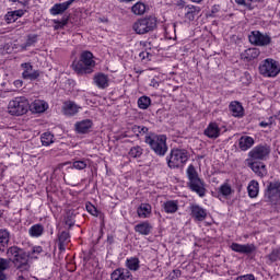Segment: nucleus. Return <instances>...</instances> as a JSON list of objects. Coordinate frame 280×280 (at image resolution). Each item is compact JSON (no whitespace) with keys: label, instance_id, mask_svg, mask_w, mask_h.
<instances>
[{"label":"nucleus","instance_id":"nucleus-1","mask_svg":"<svg viewBox=\"0 0 280 280\" xmlns=\"http://www.w3.org/2000/svg\"><path fill=\"white\" fill-rule=\"evenodd\" d=\"M7 257L0 258V280H5L8 277L5 276V270H9L10 268V261L14 262V266L21 271L23 270H30V264L27 261L30 260V256L22 249L16 246L10 247L7 250Z\"/></svg>","mask_w":280,"mask_h":280},{"label":"nucleus","instance_id":"nucleus-2","mask_svg":"<svg viewBox=\"0 0 280 280\" xmlns=\"http://www.w3.org/2000/svg\"><path fill=\"white\" fill-rule=\"evenodd\" d=\"M144 143H147L150 150H152V152H154V154L160 158L165 156L170 150L167 147V136L165 135L149 132L144 137Z\"/></svg>","mask_w":280,"mask_h":280},{"label":"nucleus","instance_id":"nucleus-3","mask_svg":"<svg viewBox=\"0 0 280 280\" xmlns=\"http://www.w3.org/2000/svg\"><path fill=\"white\" fill-rule=\"evenodd\" d=\"M72 67L79 75L93 73V69H95V56L89 50H83L79 60L73 62Z\"/></svg>","mask_w":280,"mask_h":280},{"label":"nucleus","instance_id":"nucleus-4","mask_svg":"<svg viewBox=\"0 0 280 280\" xmlns=\"http://www.w3.org/2000/svg\"><path fill=\"white\" fill-rule=\"evenodd\" d=\"M187 178H188V187L191 191H195V194H198L200 198L205 197V194H207V189L205 188V182L198 176V171H196V167L190 164L186 171Z\"/></svg>","mask_w":280,"mask_h":280},{"label":"nucleus","instance_id":"nucleus-5","mask_svg":"<svg viewBox=\"0 0 280 280\" xmlns=\"http://www.w3.org/2000/svg\"><path fill=\"white\" fill-rule=\"evenodd\" d=\"M189 161V154L185 149H173L168 156H166L167 166L171 170H178V167H184L185 163Z\"/></svg>","mask_w":280,"mask_h":280},{"label":"nucleus","instance_id":"nucleus-6","mask_svg":"<svg viewBox=\"0 0 280 280\" xmlns=\"http://www.w3.org/2000/svg\"><path fill=\"white\" fill-rule=\"evenodd\" d=\"M200 7L194 4H187L185 1L177 2V12L179 19L184 21V23H191L196 21V16L200 14Z\"/></svg>","mask_w":280,"mask_h":280},{"label":"nucleus","instance_id":"nucleus-7","mask_svg":"<svg viewBox=\"0 0 280 280\" xmlns=\"http://www.w3.org/2000/svg\"><path fill=\"white\" fill-rule=\"evenodd\" d=\"M156 16L149 15L136 21L132 25V30L136 34H150V32H154L156 30Z\"/></svg>","mask_w":280,"mask_h":280},{"label":"nucleus","instance_id":"nucleus-8","mask_svg":"<svg viewBox=\"0 0 280 280\" xmlns=\"http://www.w3.org/2000/svg\"><path fill=\"white\" fill-rule=\"evenodd\" d=\"M258 71L262 78H277L280 73L279 61L267 58L259 63Z\"/></svg>","mask_w":280,"mask_h":280},{"label":"nucleus","instance_id":"nucleus-9","mask_svg":"<svg viewBox=\"0 0 280 280\" xmlns=\"http://www.w3.org/2000/svg\"><path fill=\"white\" fill-rule=\"evenodd\" d=\"M27 108H30V101H27L25 96L15 97L10 101L8 105L9 114L16 117L25 115V113H27Z\"/></svg>","mask_w":280,"mask_h":280},{"label":"nucleus","instance_id":"nucleus-10","mask_svg":"<svg viewBox=\"0 0 280 280\" xmlns=\"http://www.w3.org/2000/svg\"><path fill=\"white\" fill-rule=\"evenodd\" d=\"M265 200L266 202H271V205H277L280 200V182L273 180L269 183L265 189Z\"/></svg>","mask_w":280,"mask_h":280},{"label":"nucleus","instance_id":"nucleus-11","mask_svg":"<svg viewBox=\"0 0 280 280\" xmlns=\"http://www.w3.org/2000/svg\"><path fill=\"white\" fill-rule=\"evenodd\" d=\"M248 40L250 45H255L256 47H268L272 43V37L259 31H252L248 35Z\"/></svg>","mask_w":280,"mask_h":280},{"label":"nucleus","instance_id":"nucleus-12","mask_svg":"<svg viewBox=\"0 0 280 280\" xmlns=\"http://www.w3.org/2000/svg\"><path fill=\"white\" fill-rule=\"evenodd\" d=\"M270 155V145L259 144L249 151L248 156L254 161H266Z\"/></svg>","mask_w":280,"mask_h":280},{"label":"nucleus","instance_id":"nucleus-13","mask_svg":"<svg viewBox=\"0 0 280 280\" xmlns=\"http://www.w3.org/2000/svg\"><path fill=\"white\" fill-rule=\"evenodd\" d=\"M23 68L22 78L23 80H37L40 75L38 70H34V66L30 62L21 63Z\"/></svg>","mask_w":280,"mask_h":280},{"label":"nucleus","instance_id":"nucleus-14","mask_svg":"<svg viewBox=\"0 0 280 280\" xmlns=\"http://www.w3.org/2000/svg\"><path fill=\"white\" fill-rule=\"evenodd\" d=\"M203 135L208 137V139H218L222 135V129H220L218 122H209L203 130Z\"/></svg>","mask_w":280,"mask_h":280},{"label":"nucleus","instance_id":"nucleus-15","mask_svg":"<svg viewBox=\"0 0 280 280\" xmlns=\"http://www.w3.org/2000/svg\"><path fill=\"white\" fill-rule=\"evenodd\" d=\"M80 107L75 102L73 101H68L63 104L62 106V113L66 115V117H74V115H78L80 113Z\"/></svg>","mask_w":280,"mask_h":280},{"label":"nucleus","instance_id":"nucleus-16","mask_svg":"<svg viewBox=\"0 0 280 280\" xmlns=\"http://www.w3.org/2000/svg\"><path fill=\"white\" fill-rule=\"evenodd\" d=\"M74 128L78 135H89V132H91V128H93V120L83 119L78 121L75 122Z\"/></svg>","mask_w":280,"mask_h":280},{"label":"nucleus","instance_id":"nucleus-17","mask_svg":"<svg viewBox=\"0 0 280 280\" xmlns=\"http://www.w3.org/2000/svg\"><path fill=\"white\" fill-rule=\"evenodd\" d=\"M231 248L234 253H241V255H250V253H255V246L253 244L242 245L240 243H232Z\"/></svg>","mask_w":280,"mask_h":280},{"label":"nucleus","instance_id":"nucleus-18","mask_svg":"<svg viewBox=\"0 0 280 280\" xmlns=\"http://www.w3.org/2000/svg\"><path fill=\"white\" fill-rule=\"evenodd\" d=\"M71 242V234L68 231H62L58 234V249L59 253H65L67 250V246Z\"/></svg>","mask_w":280,"mask_h":280},{"label":"nucleus","instance_id":"nucleus-19","mask_svg":"<svg viewBox=\"0 0 280 280\" xmlns=\"http://www.w3.org/2000/svg\"><path fill=\"white\" fill-rule=\"evenodd\" d=\"M112 280H132V273L128 269L118 268L110 275Z\"/></svg>","mask_w":280,"mask_h":280},{"label":"nucleus","instance_id":"nucleus-20","mask_svg":"<svg viewBox=\"0 0 280 280\" xmlns=\"http://www.w3.org/2000/svg\"><path fill=\"white\" fill-rule=\"evenodd\" d=\"M69 8H71L69 0L61 3H55L50 8L49 13L51 14V16H58L60 14H65L66 10H68Z\"/></svg>","mask_w":280,"mask_h":280},{"label":"nucleus","instance_id":"nucleus-21","mask_svg":"<svg viewBox=\"0 0 280 280\" xmlns=\"http://www.w3.org/2000/svg\"><path fill=\"white\" fill-rule=\"evenodd\" d=\"M253 145H255V139H253V137L243 136L238 139V148L242 152L250 150Z\"/></svg>","mask_w":280,"mask_h":280},{"label":"nucleus","instance_id":"nucleus-22","mask_svg":"<svg viewBox=\"0 0 280 280\" xmlns=\"http://www.w3.org/2000/svg\"><path fill=\"white\" fill-rule=\"evenodd\" d=\"M93 80L97 89H108L109 79L105 73H102V72L96 73Z\"/></svg>","mask_w":280,"mask_h":280},{"label":"nucleus","instance_id":"nucleus-23","mask_svg":"<svg viewBox=\"0 0 280 280\" xmlns=\"http://www.w3.org/2000/svg\"><path fill=\"white\" fill-rule=\"evenodd\" d=\"M229 108L233 117H244V106H242V103L233 101L230 103Z\"/></svg>","mask_w":280,"mask_h":280},{"label":"nucleus","instance_id":"nucleus-24","mask_svg":"<svg viewBox=\"0 0 280 280\" xmlns=\"http://www.w3.org/2000/svg\"><path fill=\"white\" fill-rule=\"evenodd\" d=\"M136 233L139 235H150L152 233V224L150 222L144 221L135 225Z\"/></svg>","mask_w":280,"mask_h":280},{"label":"nucleus","instance_id":"nucleus-25","mask_svg":"<svg viewBox=\"0 0 280 280\" xmlns=\"http://www.w3.org/2000/svg\"><path fill=\"white\" fill-rule=\"evenodd\" d=\"M249 167L253 172L257 174V176L264 177L268 174V171L266 170V164L261 162H252L249 163Z\"/></svg>","mask_w":280,"mask_h":280},{"label":"nucleus","instance_id":"nucleus-26","mask_svg":"<svg viewBox=\"0 0 280 280\" xmlns=\"http://www.w3.org/2000/svg\"><path fill=\"white\" fill-rule=\"evenodd\" d=\"M10 244V232L8 230H0V253H5Z\"/></svg>","mask_w":280,"mask_h":280},{"label":"nucleus","instance_id":"nucleus-27","mask_svg":"<svg viewBox=\"0 0 280 280\" xmlns=\"http://www.w3.org/2000/svg\"><path fill=\"white\" fill-rule=\"evenodd\" d=\"M31 108L33 113H45L49 108V105L45 101L36 100L32 103Z\"/></svg>","mask_w":280,"mask_h":280},{"label":"nucleus","instance_id":"nucleus-28","mask_svg":"<svg viewBox=\"0 0 280 280\" xmlns=\"http://www.w3.org/2000/svg\"><path fill=\"white\" fill-rule=\"evenodd\" d=\"M260 54L261 51L259 50V48H248L244 51L243 58L244 60H247L248 62H250V60H255L259 58Z\"/></svg>","mask_w":280,"mask_h":280},{"label":"nucleus","instance_id":"nucleus-29","mask_svg":"<svg viewBox=\"0 0 280 280\" xmlns=\"http://www.w3.org/2000/svg\"><path fill=\"white\" fill-rule=\"evenodd\" d=\"M141 261L137 257H131L126 260V267L128 270H132L133 272H137L139 268H141Z\"/></svg>","mask_w":280,"mask_h":280},{"label":"nucleus","instance_id":"nucleus-30","mask_svg":"<svg viewBox=\"0 0 280 280\" xmlns=\"http://www.w3.org/2000/svg\"><path fill=\"white\" fill-rule=\"evenodd\" d=\"M249 198H257L259 195V183L252 180L247 186Z\"/></svg>","mask_w":280,"mask_h":280},{"label":"nucleus","instance_id":"nucleus-31","mask_svg":"<svg viewBox=\"0 0 280 280\" xmlns=\"http://www.w3.org/2000/svg\"><path fill=\"white\" fill-rule=\"evenodd\" d=\"M151 105L152 98H150L149 96H140L138 98V108H140V110H148Z\"/></svg>","mask_w":280,"mask_h":280},{"label":"nucleus","instance_id":"nucleus-32","mask_svg":"<svg viewBox=\"0 0 280 280\" xmlns=\"http://www.w3.org/2000/svg\"><path fill=\"white\" fill-rule=\"evenodd\" d=\"M40 142L42 145H45L46 148H48V145H51V143H54V133L49 131L42 133Z\"/></svg>","mask_w":280,"mask_h":280},{"label":"nucleus","instance_id":"nucleus-33","mask_svg":"<svg viewBox=\"0 0 280 280\" xmlns=\"http://www.w3.org/2000/svg\"><path fill=\"white\" fill-rule=\"evenodd\" d=\"M128 155L130 159H141L143 156V148L141 145H135L129 150Z\"/></svg>","mask_w":280,"mask_h":280},{"label":"nucleus","instance_id":"nucleus-34","mask_svg":"<svg viewBox=\"0 0 280 280\" xmlns=\"http://www.w3.org/2000/svg\"><path fill=\"white\" fill-rule=\"evenodd\" d=\"M148 127L145 126H133L131 128V132H133V135H136V137H147V135H150V132H148Z\"/></svg>","mask_w":280,"mask_h":280},{"label":"nucleus","instance_id":"nucleus-35","mask_svg":"<svg viewBox=\"0 0 280 280\" xmlns=\"http://www.w3.org/2000/svg\"><path fill=\"white\" fill-rule=\"evenodd\" d=\"M145 3L139 1L137 2L135 5H132L131 11L133 12V14L141 16L142 14H145Z\"/></svg>","mask_w":280,"mask_h":280},{"label":"nucleus","instance_id":"nucleus-36","mask_svg":"<svg viewBox=\"0 0 280 280\" xmlns=\"http://www.w3.org/2000/svg\"><path fill=\"white\" fill-rule=\"evenodd\" d=\"M219 194L223 196V198H229L232 194H234L233 188L229 184H223L219 188Z\"/></svg>","mask_w":280,"mask_h":280},{"label":"nucleus","instance_id":"nucleus-37","mask_svg":"<svg viewBox=\"0 0 280 280\" xmlns=\"http://www.w3.org/2000/svg\"><path fill=\"white\" fill-rule=\"evenodd\" d=\"M63 222L67 226H69V229H71V226H74L75 224V214L72 211L66 212Z\"/></svg>","mask_w":280,"mask_h":280},{"label":"nucleus","instance_id":"nucleus-38","mask_svg":"<svg viewBox=\"0 0 280 280\" xmlns=\"http://www.w3.org/2000/svg\"><path fill=\"white\" fill-rule=\"evenodd\" d=\"M43 231H44L43 225L35 224V225L31 226L28 233H30L31 237H40V235H43Z\"/></svg>","mask_w":280,"mask_h":280},{"label":"nucleus","instance_id":"nucleus-39","mask_svg":"<svg viewBox=\"0 0 280 280\" xmlns=\"http://www.w3.org/2000/svg\"><path fill=\"white\" fill-rule=\"evenodd\" d=\"M165 211H178V201L170 200L164 203Z\"/></svg>","mask_w":280,"mask_h":280},{"label":"nucleus","instance_id":"nucleus-40","mask_svg":"<svg viewBox=\"0 0 280 280\" xmlns=\"http://www.w3.org/2000/svg\"><path fill=\"white\" fill-rule=\"evenodd\" d=\"M191 218H194V220H196V222H202L207 218V212L206 211H192Z\"/></svg>","mask_w":280,"mask_h":280},{"label":"nucleus","instance_id":"nucleus-41","mask_svg":"<svg viewBox=\"0 0 280 280\" xmlns=\"http://www.w3.org/2000/svg\"><path fill=\"white\" fill-rule=\"evenodd\" d=\"M86 165H89V163L86 162V160H78V161H74L72 163V167L73 170H86Z\"/></svg>","mask_w":280,"mask_h":280},{"label":"nucleus","instance_id":"nucleus-42","mask_svg":"<svg viewBox=\"0 0 280 280\" xmlns=\"http://www.w3.org/2000/svg\"><path fill=\"white\" fill-rule=\"evenodd\" d=\"M270 264H275V261L280 260V250L279 249H272V252L267 256Z\"/></svg>","mask_w":280,"mask_h":280},{"label":"nucleus","instance_id":"nucleus-43","mask_svg":"<svg viewBox=\"0 0 280 280\" xmlns=\"http://www.w3.org/2000/svg\"><path fill=\"white\" fill-rule=\"evenodd\" d=\"M90 215L98 218L101 220V226H104V212L102 211H89Z\"/></svg>","mask_w":280,"mask_h":280},{"label":"nucleus","instance_id":"nucleus-44","mask_svg":"<svg viewBox=\"0 0 280 280\" xmlns=\"http://www.w3.org/2000/svg\"><path fill=\"white\" fill-rule=\"evenodd\" d=\"M38 36L37 35H30L26 39L25 47H32L35 43H37Z\"/></svg>","mask_w":280,"mask_h":280},{"label":"nucleus","instance_id":"nucleus-45","mask_svg":"<svg viewBox=\"0 0 280 280\" xmlns=\"http://www.w3.org/2000/svg\"><path fill=\"white\" fill-rule=\"evenodd\" d=\"M5 21H7V23H15V21H19L18 20V18H16V15H14V12L13 11H11V12H8L7 14H5Z\"/></svg>","mask_w":280,"mask_h":280},{"label":"nucleus","instance_id":"nucleus-46","mask_svg":"<svg viewBox=\"0 0 280 280\" xmlns=\"http://www.w3.org/2000/svg\"><path fill=\"white\" fill-rule=\"evenodd\" d=\"M54 23H55V25H57V27H65V25H67V23H69V19L63 18L61 20H55Z\"/></svg>","mask_w":280,"mask_h":280},{"label":"nucleus","instance_id":"nucleus-47","mask_svg":"<svg viewBox=\"0 0 280 280\" xmlns=\"http://www.w3.org/2000/svg\"><path fill=\"white\" fill-rule=\"evenodd\" d=\"M137 211H152V206L149 203H140Z\"/></svg>","mask_w":280,"mask_h":280},{"label":"nucleus","instance_id":"nucleus-48","mask_svg":"<svg viewBox=\"0 0 280 280\" xmlns=\"http://www.w3.org/2000/svg\"><path fill=\"white\" fill-rule=\"evenodd\" d=\"M139 58H141V60H150V58H152V54L148 51H141L139 54Z\"/></svg>","mask_w":280,"mask_h":280},{"label":"nucleus","instance_id":"nucleus-49","mask_svg":"<svg viewBox=\"0 0 280 280\" xmlns=\"http://www.w3.org/2000/svg\"><path fill=\"white\" fill-rule=\"evenodd\" d=\"M235 280H255V276L253 273L244 275L237 277Z\"/></svg>","mask_w":280,"mask_h":280},{"label":"nucleus","instance_id":"nucleus-50","mask_svg":"<svg viewBox=\"0 0 280 280\" xmlns=\"http://www.w3.org/2000/svg\"><path fill=\"white\" fill-rule=\"evenodd\" d=\"M152 215V211H138L139 218H150Z\"/></svg>","mask_w":280,"mask_h":280},{"label":"nucleus","instance_id":"nucleus-51","mask_svg":"<svg viewBox=\"0 0 280 280\" xmlns=\"http://www.w3.org/2000/svg\"><path fill=\"white\" fill-rule=\"evenodd\" d=\"M237 5H243V8H250V3H247L246 0H235Z\"/></svg>","mask_w":280,"mask_h":280},{"label":"nucleus","instance_id":"nucleus-52","mask_svg":"<svg viewBox=\"0 0 280 280\" xmlns=\"http://www.w3.org/2000/svg\"><path fill=\"white\" fill-rule=\"evenodd\" d=\"M13 12V14L15 15V18H18V20L19 19H21V16H23L24 14H25V11H23V10H15V11H12Z\"/></svg>","mask_w":280,"mask_h":280},{"label":"nucleus","instance_id":"nucleus-53","mask_svg":"<svg viewBox=\"0 0 280 280\" xmlns=\"http://www.w3.org/2000/svg\"><path fill=\"white\" fill-rule=\"evenodd\" d=\"M85 209L86 211H97V208H95V206H93L91 202L85 203Z\"/></svg>","mask_w":280,"mask_h":280},{"label":"nucleus","instance_id":"nucleus-54","mask_svg":"<svg viewBox=\"0 0 280 280\" xmlns=\"http://www.w3.org/2000/svg\"><path fill=\"white\" fill-rule=\"evenodd\" d=\"M107 244H109V245L115 244V236L107 235Z\"/></svg>","mask_w":280,"mask_h":280},{"label":"nucleus","instance_id":"nucleus-55","mask_svg":"<svg viewBox=\"0 0 280 280\" xmlns=\"http://www.w3.org/2000/svg\"><path fill=\"white\" fill-rule=\"evenodd\" d=\"M42 252H43V247L40 246H36L33 248V253H36L37 255H40Z\"/></svg>","mask_w":280,"mask_h":280},{"label":"nucleus","instance_id":"nucleus-56","mask_svg":"<svg viewBox=\"0 0 280 280\" xmlns=\"http://www.w3.org/2000/svg\"><path fill=\"white\" fill-rule=\"evenodd\" d=\"M259 126H260V128H268V126H270V122H268V121H260Z\"/></svg>","mask_w":280,"mask_h":280},{"label":"nucleus","instance_id":"nucleus-57","mask_svg":"<svg viewBox=\"0 0 280 280\" xmlns=\"http://www.w3.org/2000/svg\"><path fill=\"white\" fill-rule=\"evenodd\" d=\"M14 85H15L18 89H20V86H23V81L16 80V81H14Z\"/></svg>","mask_w":280,"mask_h":280},{"label":"nucleus","instance_id":"nucleus-58","mask_svg":"<svg viewBox=\"0 0 280 280\" xmlns=\"http://www.w3.org/2000/svg\"><path fill=\"white\" fill-rule=\"evenodd\" d=\"M151 86H154V89L159 88V82H156V80H152Z\"/></svg>","mask_w":280,"mask_h":280},{"label":"nucleus","instance_id":"nucleus-59","mask_svg":"<svg viewBox=\"0 0 280 280\" xmlns=\"http://www.w3.org/2000/svg\"><path fill=\"white\" fill-rule=\"evenodd\" d=\"M272 121H275V118L271 116L268 118L267 122H270V126H272Z\"/></svg>","mask_w":280,"mask_h":280},{"label":"nucleus","instance_id":"nucleus-60","mask_svg":"<svg viewBox=\"0 0 280 280\" xmlns=\"http://www.w3.org/2000/svg\"><path fill=\"white\" fill-rule=\"evenodd\" d=\"M120 3H130V1H135V0H118Z\"/></svg>","mask_w":280,"mask_h":280},{"label":"nucleus","instance_id":"nucleus-61","mask_svg":"<svg viewBox=\"0 0 280 280\" xmlns=\"http://www.w3.org/2000/svg\"><path fill=\"white\" fill-rule=\"evenodd\" d=\"M191 1L192 3H201L202 0H189Z\"/></svg>","mask_w":280,"mask_h":280},{"label":"nucleus","instance_id":"nucleus-62","mask_svg":"<svg viewBox=\"0 0 280 280\" xmlns=\"http://www.w3.org/2000/svg\"><path fill=\"white\" fill-rule=\"evenodd\" d=\"M75 1H78V0H68V3H70V5H73V3H75Z\"/></svg>","mask_w":280,"mask_h":280},{"label":"nucleus","instance_id":"nucleus-63","mask_svg":"<svg viewBox=\"0 0 280 280\" xmlns=\"http://www.w3.org/2000/svg\"><path fill=\"white\" fill-rule=\"evenodd\" d=\"M18 280H27V279H25V277L23 276H19Z\"/></svg>","mask_w":280,"mask_h":280},{"label":"nucleus","instance_id":"nucleus-64","mask_svg":"<svg viewBox=\"0 0 280 280\" xmlns=\"http://www.w3.org/2000/svg\"><path fill=\"white\" fill-rule=\"evenodd\" d=\"M276 119L280 120V110H279L278 115H276Z\"/></svg>","mask_w":280,"mask_h":280}]
</instances>
